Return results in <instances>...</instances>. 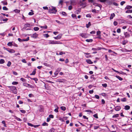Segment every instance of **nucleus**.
I'll use <instances>...</instances> for the list:
<instances>
[{"label":"nucleus","instance_id":"f257e3e1","mask_svg":"<svg viewBox=\"0 0 132 132\" xmlns=\"http://www.w3.org/2000/svg\"><path fill=\"white\" fill-rule=\"evenodd\" d=\"M7 87L10 89V90L13 93L15 94H16L17 93V90L15 87L12 86H8Z\"/></svg>","mask_w":132,"mask_h":132},{"label":"nucleus","instance_id":"f03ea898","mask_svg":"<svg viewBox=\"0 0 132 132\" xmlns=\"http://www.w3.org/2000/svg\"><path fill=\"white\" fill-rule=\"evenodd\" d=\"M49 11L50 13H55L57 12L55 8L54 7H52L51 9H50Z\"/></svg>","mask_w":132,"mask_h":132},{"label":"nucleus","instance_id":"7ed1b4c3","mask_svg":"<svg viewBox=\"0 0 132 132\" xmlns=\"http://www.w3.org/2000/svg\"><path fill=\"white\" fill-rule=\"evenodd\" d=\"M56 82L64 83L66 82V80L65 79L58 78L56 79Z\"/></svg>","mask_w":132,"mask_h":132},{"label":"nucleus","instance_id":"20e7f679","mask_svg":"<svg viewBox=\"0 0 132 132\" xmlns=\"http://www.w3.org/2000/svg\"><path fill=\"white\" fill-rule=\"evenodd\" d=\"M80 35L82 37L84 38H87L88 36V35L87 34L84 33H82L80 34Z\"/></svg>","mask_w":132,"mask_h":132},{"label":"nucleus","instance_id":"39448f33","mask_svg":"<svg viewBox=\"0 0 132 132\" xmlns=\"http://www.w3.org/2000/svg\"><path fill=\"white\" fill-rule=\"evenodd\" d=\"M38 35L36 33H35L34 34L31 35V37L36 38L38 36Z\"/></svg>","mask_w":132,"mask_h":132},{"label":"nucleus","instance_id":"423d86ee","mask_svg":"<svg viewBox=\"0 0 132 132\" xmlns=\"http://www.w3.org/2000/svg\"><path fill=\"white\" fill-rule=\"evenodd\" d=\"M115 110L116 111H119L121 109V107L120 106H117L114 108Z\"/></svg>","mask_w":132,"mask_h":132},{"label":"nucleus","instance_id":"0eeeda50","mask_svg":"<svg viewBox=\"0 0 132 132\" xmlns=\"http://www.w3.org/2000/svg\"><path fill=\"white\" fill-rule=\"evenodd\" d=\"M62 35L61 34H59L56 37H54V38L55 39H59L61 38Z\"/></svg>","mask_w":132,"mask_h":132},{"label":"nucleus","instance_id":"6e6552de","mask_svg":"<svg viewBox=\"0 0 132 132\" xmlns=\"http://www.w3.org/2000/svg\"><path fill=\"white\" fill-rule=\"evenodd\" d=\"M124 35L125 36L126 38H128L129 37L130 35L127 32H124Z\"/></svg>","mask_w":132,"mask_h":132},{"label":"nucleus","instance_id":"1a4fd4ad","mask_svg":"<svg viewBox=\"0 0 132 132\" xmlns=\"http://www.w3.org/2000/svg\"><path fill=\"white\" fill-rule=\"evenodd\" d=\"M7 50L9 52L11 53H14L15 52V50L13 49H9V50Z\"/></svg>","mask_w":132,"mask_h":132},{"label":"nucleus","instance_id":"9d476101","mask_svg":"<svg viewBox=\"0 0 132 132\" xmlns=\"http://www.w3.org/2000/svg\"><path fill=\"white\" fill-rule=\"evenodd\" d=\"M86 62L87 63L89 64H92L93 63V62L90 59L87 60H86Z\"/></svg>","mask_w":132,"mask_h":132},{"label":"nucleus","instance_id":"9b49d317","mask_svg":"<svg viewBox=\"0 0 132 132\" xmlns=\"http://www.w3.org/2000/svg\"><path fill=\"white\" fill-rule=\"evenodd\" d=\"M115 16V14L114 13H113L111 14L110 19L111 20Z\"/></svg>","mask_w":132,"mask_h":132},{"label":"nucleus","instance_id":"f8f14e48","mask_svg":"<svg viewBox=\"0 0 132 132\" xmlns=\"http://www.w3.org/2000/svg\"><path fill=\"white\" fill-rule=\"evenodd\" d=\"M24 86L27 87H29L30 88L32 87V85H30L29 84L27 83L25 84L24 85Z\"/></svg>","mask_w":132,"mask_h":132},{"label":"nucleus","instance_id":"ddd939ff","mask_svg":"<svg viewBox=\"0 0 132 132\" xmlns=\"http://www.w3.org/2000/svg\"><path fill=\"white\" fill-rule=\"evenodd\" d=\"M101 49L100 47H97V48H92V50L93 51H97L100 50Z\"/></svg>","mask_w":132,"mask_h":132},{"label":"nucleus","instance_id":"4468645a","mask_svg":"<svg viewBox=\"0 0 132 132\" xmlns=\"http://www.w3.org/2000/svg\"><path fill=\"white\" fill-rule=\"evenodd\" d=\"M132 8V6L129 5H127L125 9H129Z\"/></svg>","mask_w":132,"mask_h":132},{"label":"nucleus","instance_id":"2eb2a0df","mask_svg":"<svg viewBox=\"0 0 132 132\" xmlns=\"http://www.w3.org/2000/svg\"><path fill=\"white\" fill-rule=\"evenodd\" d=\"M36 69H35L32 73L30 74V75H35L36 73Z\"/></svg>","mask_w":132,"mask_h":132},{"label":"nucleus","instance_id":"dca6fc26","mask_svg":"<svg viewBox=\"0 0 132 132\" xmlns=\"http://www.w3.org/2000/svg\"><path fill=\"white\" fill-rule=\"evenodd\" d=\"M124 109L125 110H128L130 109V107L128 105H126L125 106Z\"/></svg>","mask_w":132,"mask_h":132},{"label":"nucleus","instance_id":"f3484780","mask_svg":"<svg viewBox=\"0 0 132 132\" xmlns=\"http://www.w3.org/2000/svg\"><path fill=\"white\" fill-rule=\"evenodd\" d=\"M24 26L27 28L30 27V24L27 23L24 25Z\"/></svg>","mask_w":132,"mask_h":132},{"label":"nucleus","instance_id":"a211bd4d","mask_svg":"<svg viewBox=\"0 0 132 132\" xmlns=\"http://www.w3.org/2000/svg\"><path fill=\"white\" fill-rule=\"evenodd\" d=\"M1 2L4 5H6L7 4V2L6 1H2Z\"/></svg>","mask_w":132,"mask_h":132},{"label":"nucleus","instance_id":"6ab92c4d","mask_svg":"<svg viewBox=\"0 0 132 132\" xmlns=\"http://www.w3.org/2000/svg\"><path fill=\"white\" fill-rule=\"evenodd\" d=\"M91 23L90 22H89L88 23L86 24V27L87 28H88L91 26Z\"/></svg>","mask_w":132,"mask_h":132},{"label":"nucleus","instance_id":"aec40b11","mask_svg":"<svg viewBox=\"0 0 132 132\" xmlns=\"http://www.w3.org/2000/svg\"><path fill=\"white\" fill-rule=\"evenodd\" d=\"M60 109L61 110L63 111H65L66 110V108L64 106H61L60 107Z\"/></svg>","mask_w":132,"mask_h":132},{"label":"nucleus","instance_id":"412c9836","mask_svg":"<svg viewBox=\"0 0 132 132\" xmlns=\"http://www.w3.org/2000/svg\"><path fill=\"white\" fill-rule=\"evenodd\" d=\"M116 77L120 80H123V79L119 76H116Z\"/></svg>","mask_w":132,"mask_h":132},{"label":"nucleus","instance_id":"4be33fe9","mask_svg":"<svg viewBox=\"0 0 132 132\" xmlns=\"http://www.w3.org/2000/svg\"><path fill=\"white\" fill-rule=\"evenodd\" d=\"M121 100L122 102H125L127 100L126 98L124 97L123 98H121Z\"/></svg>","mask_w":132,"mask_h":132},{"label":"nucleus","instance_id":"5701e85b","mask_svg":"<svg viewBox=\"0 0 132 132\" xmlns=\"http://www.w3.org/2000/svg\"><path fill=\"white\" fill-rule=\"evenodd\" d=\"M71 16L73 18H75V19H77V17L76 15L75 14H72L71 15Z\"/></svg>","mask_w":132,"mask_h":132},{"label":"nucleus","instance_id":"b1692460","mask_svg":"<svg viewBox=\"0 0 132 132\" xmlns=\"http://www.w3.org/2000/svg\"><path fill=\"white\" fill-rule=\"evenodd\" d=\"M132 12V9L130 10H128L126 11V13H131Z\"/></svg>","mask_w":132,"mask_h":132},{"label":"nucleus","instance_id":"393cba45","mask_svg":"<svg viewBox=\"0 0 132 132\" xmlns=\"http://www.w3.org/2000/svg\"><path fill=\"white\" fill-rule=\"evenodd\" d=\"M34 30L35 31H37L38 30H39V28L38 27H34Z\"/></svg>","mask_w":132,"mask_h":132},{"label":"nucleus","instance_id":"a878e982","mask_svg":"<svg viewBox=\"0 0 132 132\" xmlns=\"http://www.w3.org/2000/svg\"><path fill=\"white\" fill-rule=\"evenodd\" d=\"M119 116V114H116L115 115H113L112 116V117L113 118H117Z\"/></svg>","mask_w":132,"mask_h":132},{"label":"nucleus","instance_id":"bb28decb","mask_svg":"<svg viewBox=\"0 0 132 132\" xmlns=\"http://www.w3.org/2000/svg\"><path fill=\"white\" fill-rule=\"evenodd\" d=\"M7 45H8L9 46H11L13 45V44H12V42H10L7 43Z\"/></svg>","mask_w":132,"mask_h":132},{"label":"nucleus","instance_id":"cd10ccee","mask_svg":"<svg viewBox=\"0 0 132 132\" xmlns=\"http://www.w3.org/2000/svg\"><path fill=\"white\" fill-rule=\"evenodd\" d=\"M93 40L92 39H87L86 40V41L87 42H92Z\"/></svg>","mask_w":132,"mask_h":132},{"label":"nucleus","instance_id":"c85d7f7f","mask_svg":"<svg viewBox=\"0 0 132 132\" xmlns=\"http://www.w3.org/2000/svg\"><path fill=\"white\" fill-rule=\"evenodd\" d=\"M5 62V61L3 59H1L0 60V63L3 64Z\"/></svg>","mask_w":132,"mask_h":132},{"label":"nucleus","instance_id":"c756f323","mask_svg":"<svg viewBox=\"0 0 132 132\" xmlns=\"http://www.w3.org/2000/svg\"><path fill=\"white\" fill-rule=\"evenodd\" d=\"M13 11L15 12V13H19L20 12V10L16 9L14 10Z\"/></svg>","mask_w":132,"mask_h":132},{"label":"nucleus","instance_id":"7c9ffc66","mask_svg":"<svg viewBox=\"0 0 132 132\" xmlns=\"http://www.w3.org/2000/svg\"><path fill=\"white\" fill-rule=\"evenodd\" d=\"M18 84V82L16 81H13L12 83V84L14 85Z\"/></svg>","mask_w":132,"mask_h":132},{"label":"nucleus","instance_id":"2f4dec72","mask_svg":"<svg viewBox=\"0 0 132 132\" xmlns=\"http://www.w3.org/2000/svg\"><path fill=\"white\" fill-rule=\"evenodd\" d=\"M101 32L100 31H97V35L98 36H101Z\"/></svg>","mask_w":132,"mask_h":132},{"label":"nucleus","instance_id":"473e14b6","mask_svg":"<svg viewBox=\"0 0 132 132\" xmlns=\"http://www.w3.org/2000/svg\"><path fill=\"white\" fill-rule=\"evenodd\" d=\"M43 64L44 65L47 67H49L50 66V65L49 64L46 63H44Z\"/></svg>","mask_w":132,"mask_h":132},{"label":"nucleus","instance_id":"72a5a7b5","mask_svg":"<svg viewBox=\"0 0 132 132\" xmlns=\"http://www.w3.org/2000/svg\"><path fill=\"white\" fill-rule=\"evenodd\" d=\"M127 43V41L126 40H123L122 42V44L123 45H125Z\"/></svg>","mask_w":132,"mask_h":132},{"label":"nucleus","instance_id":"f704fd0d","mask_svg":"<svg viewBox=\"0 0 132 132\" xmlns=\"http://www.w3.org/2000/svg\"><path fill=\"white\" fill-rule=\"evenodd\" d=\"M62 43L60 42L55 41V44H61Z\"/></svg>","mask_w":132,"mask_h":132},{"label":"nucleus","instance_id":"c9c22d12","mask_svg":"<svg viewBox=\"0 0 132 132\" xmlns=\"http://www.w3.org/2000/svg\"><path fill=\"white\" fill-rule=\"evenodd\" d=\"M40 27L42 28L46 29L47 28V26L46 25H45V26H41Z\"/></svg>","mask_w":132,"mask_h":132},{"label":"nucleus","instance_id":"e433bc0d","mask_svg":"<svg viewBox=\"0 0 132 132\" xmlns=\"http://www.w3.org/2000/svg\"><path fill=\"white\" fill-rule=\"evenodd\" d=\"M42 125L43 126H48V124L46 122H44L43 123V124Z\"/></svg>","mask_w":132,"mask_h":132},{"label":"nucleus","instance_id":"4c0bfd02","mask_svg":"<svg viewBox=\"0 0 132 132\" xmlns=\"http://www.w3.org/2000/svg\"><path fill=\"white\" fill-rule=\"evenodd\" d=\"M55 131V129L54 128H52L51 129L50 131V132H54Z\"/></svg>","mask_w":132,"mask_h":132},{"label":"nucleus","instance_id":"58836bf2","mask_svg":"<svg viewBox=\"0 0 132 132\" xmlns=\"http://www.w3.org/2000/svg\"><path fill=\"white\" fill-rule=\"evenodd\" d=\"M11 64V63L10 61H9L7 64V66L9 67L10 66Z\"/></svg>","mask_w":132,"mask_h":132},{"label":"nucleus","instance_id":"ea45409f","mask_svg":"<svg viewBox=\"0 0 132 132\" xmlns=\"http://www.w3.org/2000/svg\"><path fill=\"white\" fill-rule=\"evenodd\" d=\"M20 111L22 113L24 114L26 113V111L24 110H20Z\"/></svg>","mask_w":132,"mask_h":132},{"label":"nucleus","instance_id":"a19ab883","mask_svg":"<svg viewBox=\"0 0 132 132\" xmlns=\"http://www.w3.org/2000/svg\"><path fill=\"white\" fill-rule=\"evenodd\" d=\"M93 117L96 118L97 119L98 117L97 116V114H95L93 115Z\"/></svg>","mask_w":132,"mask_h":132},{"label":"nucleus","instance_id":"79ce46f5","mask_svg":"<svg viewBox=\"0 0 132 132\" xmlns=\"http://www.w3.org/2000/svg\"><path fill=\"white\" fill-rule=\"evenodd\" d=\"M102 85L103 87H106L107 86V85L106 84H102Z\"/></svg>","mask_w":132,"mask_h":132},{"label":"nucleus","instance_id":"37998d69","mask_svg":"<svg viewBox=\"0 0 132 132\" xmlns=\"http://www.w3.org/2000/svg\"><path fill=\"white\" fill-rule=\"evenodd\" d=\"M101 95L104 97H106L107 96V95L105 93H102L101 94Z\"/></svg>","mask_w":132,"mask_h":132},{"label":"nucleus","instance_id":"c03bdc74","mask_svg":"<svg viewBox=\"0 0 132 132\" xmlns=\"http://www.w3.org/2000/svg\"><path fill=\"white\" fill-rule=\"evenodd\" d=\"M3 10H8V9L5 6H4L3 7Z\"/></svg>","mask_w":132,"mask_h":132},{"label":"nucleus","instance_id":"a18cd8bd","mask_svg":"<svg viewBox=\"0 0 132 132\" xmlns=\"http://www.w3.org/2000/svg\"><path fill=\"white\" fill-rule=\"evenodd\" d=\"M49 118H54V116L52 114H50L49 116Z\"/></svg>","mask_w":132,"mask_h":132},{"label":"nucleus","instance_id":"49530a36","mask_svg":"<svg viewBox=\"0 0 132 132\" xmlns=\"http://www.w3.org/2000/svg\"><path fill=\"white\" fill-rule=\"evenodd\" d=\"M85 112H90V113H92V111H91V110H85Z\"/></svg>","mask_w":132,"mask_h":132},{"label":"nucleus","instance_id":"de8ad7c7","mask_svg":"<svg viewBox=\"0 0 132 132\" xmlns=\"http://www.w3.org/2000/svg\"><path fill=\"white\" fill-rule=\"evenodd\" d=\"M62 14L64 16H66L67 15L66 13L64 12H62Z\"/></svg>","mask_w":132,"mask_h":132},{"label":"nucleus","instance_id":"09e8293b","mask_svg":"<svg viewBox=\"0 0 132 132\" xmlns=\"http://www.w3.org/2000/svg\"><path fill=\"white\" fill-rule=\"evenodd\" d=\"M28 125L29 126H31L32 127H33V126H34L32 124L30 123H28Z\"/></svg>","mask_w":132,"mask_h":132},{"label":"nucleus","instance_id":"8fccbe9b","mask_svg":"<svg viewBox=\"0 0 132 132\" xmlns=\"http://www.w3.org/2000/svg\"><path fill=\"white\" fill-rule=\"evenodd\" d=\"M59 108H56L54 109V111L56 113H58L59 112L58 111Z\"/></svg>","mask_w":132,"mask_h":132},{"label":"nucleus","instance_id":"3c124183","mask_svg":"<svg viewBox=\"0 0 132 132\" xmlns=\"http://www.w3.org/2000/svg\"><path fill=\"white\" fill-rule=\"evenodd\" d=\"M65 53L64 52H60L59 55H62L63 54H65Z\"/></svg>","mask_w":132,"mask_h":132},{"label":"nucleus","instance_id":"603ef678","mask_svg":"<svg viewBox=\"0 0 132 132\" xmlns=\"http://www.w3.org/2000/svg\"><path fill=\"white\" fill-rule=\"evenodd\" d=\"M95 97L97 99H99L100 98V97L97 95H95Z\"/></svg>","mask_w":132,"mask_h":132},{"label":"nucleus","instance_id":"864d4df0","mask_svg":"<svg viewBox=\"0 0 132 132\" xmlns=\"http://www.w3.org/2000/svg\"><path fill=\"white\" fill-rule=\"evenodd\" d=\"M57 71H56L54 72V74L55 75V76H53V77H55L57 75L58 73L57 72Z\"/></svg>","mask_w":132,"mask_h":132},{"label":"nucleus","instance_id":"5fc2aeb1","mask_svg":"<svg viewBox=\"0 0 132 132\" xmlns=\"http://www.w3.org/2000/svg\"><path fill=\"white\" fill-rule=\"evenodd\" d=\"M117 32L118 33H120L121 32V29L120 28H118L117 30Z\"/></svg>","mask_w":132,"mask_h":132},{"label":"nucleus","instance_id":"6e6d98bb","mask_svg":"<svg viewBox=\"0 0 132 132\" xmlns=\"http://www.w3.org/2000/svg\"><path fill=\"white\" fill-rule=\"evenodd\" d=\"M20 80L23 81V82H24L26 81V79L22 78H21Z\"/></svg>","mask_w":132,"mask_h":132},{"label":"nucleus","instance_id":"4d7b16f0","mask_svg":"<svg viewBox=\"0 0 132 132\" xmlns=\"http://www.w3.org/2000/svg\"><path fill=\"white\" fill-rule=\"evenodd\" d=\"M125 2L123 1L122 2H121L120 3V5H123L124 4H125Z\"/></svg>","mask_w":132,"mask_h":132},{"label":"nucleus","instance_id":"13d9d810","mask_svg":"<svg viewBox=\"0 0 132 132\" xmlns=\"http://www.w3.org/2000/svg\"><path fill=\"white\" fill-rule=\"evenodd\" d=\"M44 37L47 38L49 36V35H48V34H44Z\"/></svg>","mask_w":132,"mask_h":132},{"label":"nucleus","instance_id":"bf43d9fd","mask_svg":"<svg viewBox=\"0 0 132 132\" xmlns=\"http://www.w3.org/2000/svg\"><path fill=\"white\" fill-rule=\"evenodd\" d=\"M80 12V10H76L75 12V13H76V14H78Z\"/></svg>","mask_w":132,"mask_h":132},{"label":"nucleus","instance_id":"052dcab7","mask_svg":"<svg viewBox=\"0 0 132 132\" xmlns=\"http://www.w3.org/2000/svg\"><path fill=\"white\" fill-rule=\"evenodd\" d=\"M113 24L115 26H116L117 25L118 23L117 21H114L113 22Z\"/></svg>","mask_w":132,"mask_h":132},{"label":"nucleus","instance_id":"680f3d73","mask_svg":"<svg viewBox=\"0 0 132 132\" xmlns=\"http://www.w3.org/2000/svg\"><path fill=\"white\" fill-rule=\"evenodd\" d=\"M67 117H63V120L62 121H64L63 120H66L67 119Z\"/></svg>","mask_w":132,"mask_h":132},{"label":"nucleus","instance_id":"e2e57ef3","mask_svg":"<svg viewBox=\"0 0 132 132\" xmlns=\"http://www.w3.org/2000/svg\"><path fill=\"white\" fill-rule=\"evenodd\" d=\"M113 4L114 5L117 6L118 5V4L116 2H113Z\"/></svg>","mask_w":132,"mask_h":132},{"label":"nucleus","instance_id":"0e129e2a","mask_svg":"<svg viewBox=\"0 0 132 132\" xmlns=\"http://www.w3.org/2000/svg\"><path fill=\"white\" fill-rule=\"evenodd\" d=\"M22 62L25 63H26L27 62L25 59H23L21 60Z\"/></svg>","mask_w":132,"mask_h":132},{"label":"nucleus","instance_id":"69168bd1","mask_svg":"<svg viewBox=\"0 0 132 132\" xmlns=\"http://www.w3.org/2000/svg\"><path fill=\"white\" fill-rule=\"evenodd\" d=\"M63 1L62 0H61L59 2V4H61V5H62V3L63 2Z\"/></svg>","mask_w":132,"mask_h":132},{"label":"nucleus","instance_id":"338daca9","mask_svg":"<svg viewBox=\"0 0 132 132\" xmlns=\"http://www.w3.org/2000/svg\"><path fill=\"white\" fill-rule=\"evenodd\" d=\"M72 8V6L71 5H70L69 6L68 9L69 10H71Z\"/></svg>","mask_w":132,"mask_h":132},{"label":"nucleus","instance_id":"774afa93","mask_svg":"<svg viewBox=\"0 0 132 132\" xmlns=\"http://www.w3.org/2000/svg\"><path fill=\"white\" fill-rule=\"evenodd\" d=\"M94 91L93 90H90L89 91V93L90 94H92L93 93Z\"/></svg>","mask_w":132,"mask_h":132}]
</instances>
